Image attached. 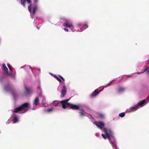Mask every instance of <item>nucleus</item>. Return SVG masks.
Returning a JSON list of instances; mask_svg holds the SVG:
<instances>
[{"instance_id": "4be33fe9", "label": "nucleus", "mask_w": 149, "mask_h": 149, "mask_svg": "<svg viewBox=\"0 0 149 149\" xmlns=\"http://www.w3.org/2000/svg\"><path fill=\"white\" fill-rule=\"evenodd\" d=\"M125 115V113L123 112L119 114V116L121 117H124Z\"/></svg>"}, {"instance_id": "f03ea898", "label": "nucleus", "mask_w": 149, "mask_h": 149, "mask_svg": "<svg viewBox=\"0 0 149 149\" xmlns=\"http://www.w3.org/2000/svg\"><path fill=\"white\" fill-rule=\"evenodd\" d=\"M26 1L29 4L28 6V9L30 13H31L32 12L31 10L32 4H31V0H21V3L23 6L25 7Z\"/></svg>"}, {"instance_id": "a878e982", "label": "nucleus", "mask_w": 149, "mask_h": 149, "mask_svg": "<svg viewBox=\"0 0 149 149\" xmlns=\"http://www.w3.org/2000/svg\"><path fill=\"white\" fill-rule=\"evenodd\" d=\"M99 116L100 117L102 118H103L104 117V115L102 114H100Z\"/></svg>"}, {"instance_id": "7ed1b4c3", "label": "nucleus", "mask_w": 149, "mask_h": 149, "mask_svg": "<svg viewBox=\"0 0 149 149\" xmlns=\"http://www.w3.org/2000/svg\"><path fill=\"white\" fill-rule=\"evenodd\" d=\"M94 123L97 127L100 128L102 130H103V128H104V124L103 122L95 121L94 122Z\"/></svg>"}, {"instance_id": "1a4fd4ad", "label": "nucleus", "mask_w": 149, "mask_h": 149, "mask_svg": "<svg viewBox=\"0 0 149 149\" xmlns=\"http://www.w3.org/2000/svg\"><path fill=\"white\" fill-rule=\"evenodd\" d=\"M3 67V70L6 72V74L8 75H10L11 74L9 73L8 71V69L6 67L5 64H3L2 65Z\"/></svg>"}, {"instance_id": "ddd939ff", "label": "nucleus", "mask_w": 149, "mask_h": 149, "mask_svg": "<svg viewBox=\"0 0 149 149\" xmlns=\"http://www.w3.org/2000/svg\"><path fill=\"white\" fill-rule=\"evenodd\" d=\"M61 101L60 102L57 100H55L54 101L53 105L55 106H61V104L62 103L61 102Z\"/></svg>"}, {"instance_id": "cd10ccee", "label": "nucleus", "mask_w": 149, "mask_h": 149, "mask_svg": "<svg viewBox=\"0 0 149 149\" xmlns=\"http://www.w3.org/2000/svg\"><path fill=\"white\" fill-rule=\"evenodd\" d=\"M58 76L62 80H63V81H65L64 79L63 78V77L62 76H61L60 75H59Z\"/></svg>"}, {"instance_id": "dca6fc26", "label": "nucleus", "mask_w": 149, "mask_h": 149, "mask_svg": "<svg viewBox=\"0 0 149 149\" xmlns=\"http://www.w3.org/2000/svg\"><path fill=\"white\" fill-rule=\"evenodd\" d=\"M38 8V7L37 5L35 6L33 8V11L32 14L33 15H34L35 14L36 10Z\"/></svg>"}, {"instance_id": "5701e85b", "label": "nucleus", "mask_w": 149, "mask_h": 149, "mask_svg": "<svg viewBox=\"0 0 149 149\" xmlns=\"http://www.w3.org/2000/svg\"><path fill=\"white\" fill-rule=\"evenodd\" d=\"M7 65V66L9 68V70H10V71L11 72V73L12 71V68H11L10 66V65L9 63H8Z\"/></svg>"}, {"instance_id": "473e14b6", "label": "nucleus", "mask_w": 149, "mask_h": 149, "mask_svg": "<svg viewBox=\"0 0 149 149\" xmlns=\"http://www.w3.org/2000/svg\"><path fill=\"white\" fill-rule=\"evenodd\" d=\"M36 26L37 28L38 29H39V28L38 27V26Z\"/></svg>"}, {"instance_id": "2f4dec72", "label": "nucleus", "mask_w": 149, "mask_h": 149, "mask_svg": "<svg viewBox=\"0 0 149 149\" xmlns=\"http://www.w3.org/2000/svg\"><path fill=\"white\" fill-rule=\"evenodd\" d=\"M64 30L65 31H67V32H68V30L67 29H66V28H65L64 29Z\"/></svg>"}, {"instance_id": "f3484780", "label": "nucleus", "mask_w": 149, "mask_h": 149, "mask_svg": "<svg viewBox=\"0 0 149 149\" xmlns=\"http://www.w3.org/2000/svg\"><path fill=\"white\" fill-rule=\"evenodd\" d=\"M39 103V98L38 97H37L35 98L34 100V104H35L36 106Z\"/></svg>"}, {"instance_id": "423d86ee", "label": "nucleus", "mask_w": 149, "mask_h": 149, "mask_svg": "<svg viewBox=\"0 0 149 149\" xmlns=\"http://www.w3.org/2000/svg\"><path fill=\"white\" fill-rule=\"evenodd\" d=\"M109 129L105 127L103 128V130H102V131H103L105 133V134H102V136L103 137V138L105 139H106L107 138V134H108V132L109 131Z\"/></svg>"}, {"instance_id": "6ab92c4d", "label": "nucleus", "mask_w": 149, "mask_h": 149, "mask_svg": "<svg viewBox=\"0 0 149 149\" xmlns=\"http://www.w3.org/2000/svg\"><path fill=\"white\" fill-rule=\"evenodd\" d=\"M79 113L80 116H85V114L86 113V112L83 109H81Z\"/></svg>"}, {"instance_id": "20e7f679", "label": "nucleus", "mask_w": 149, "mask_h": 149, "mask_svg": "<svg viewBox=\"0 0 149 149\" xmlns=\"http://www.w3.org/2000/svg\"><path fill=\"white\" fill-rule=\"evenodd\" d=\"M29 105V104L28 103L26 102L20 105V106L22 111H24L25 112L28 110Z\"/></svg>"}, {"instance_id": "393cba45", "label": "nucleus", "mask_w": 149, "mask_h": 149, "mask_svg": "<svg viewBox=\"0 0 149 149\" xmlns=\"http://www.w3.org/2000/svg\"><path fill=\"white\" fill-rule=\"evenodd\" d=\"M53 111V109L52 108H51L49 109H48L47 110V111L48 112H51Z\"/></svg>"}, {"instance_id": "aec40b11", "label": "nucleus", "mask_w": 149, "mask_h": 149, "mask_svg": "<svg viewBox=\"0 0 149 149\" xmlns=\"http://www.w3.org/2000/svg\"><path fill=\"white\" fill-rule=\"evenodd\" d=\"M125 88H124L120 87L118 88V91L119 93H121L123 92L125 90Z\"/></svg>"}, {"instance_id": "39448f33", "label": "nucleus", "mask_w": 149, "mask_h": 149, "mask_svg": "<svg viewBox=\"0 0 149 149\" xmlns=\"http://www.w3.org/2000/svg\"><path fill=\"white\" fill-rule=\"evenodd\" d=\"M108 134H107V138L110 141V143L112 145H113V143H115V142H112L111 141V137H113V133L110 129H109Z\"/></svg>"}, {"instance_id": "4468645a", "label": "nucleus", "mask_w": 149, "mask_h": 149, "mask_svg": "<svg viewBox=\"0 0 149 149\" xmlns=\"http://www.w3.org/2000/svg\"><path fill=\"white\" fill-rule=\"evenodd\" d=\"M20 111H22V110L20 106H19L18 107L15 109L13 112L14 113H17Z\"/></svg>"}, {"instance_id": "bb28decb", "label": "nucleus", "mask_w": 149, "mask_h": 149, "mask_svg": "<svg viewBox=\"0 0 149 149\" xmlns=\"http://www.w3.org/2000/svg\"><path fill=\"white\" fill-rule=\"evenodd\" d=\"M3 79V77H0V82H1Z\"/></svg>"}, {"instance_id": "9b49d317", "label": "nucleus", "mask_w": 149, "mask_h": 149, "mask_svg": "<svg viewBox=\"0 0 149 149\" xmlns=\"http://www.w3.org/2000/svg\"><path fill=\"white\" fill-rule=\"evenodd\" d=\"M64 26H65L66 27H69L71 29H72L73 28V26L71 24H69L68 22H67L66 23H64L63 25Z\"/></svg>"}, {"instance_id": "f257e3e1", "label": "nucleus", "mask_w": 149, "mask_h": 149, "mask_svg": "<svg viewBox=\"0 0 149 149\" xmlns=\"http://www.w3.org/2000/svg\"><path fill=\"white\" fill-rule=\"evenodd\" d=\"M69 100L70 99H67L61 101V102L62 103V107L63 109L66 108L67 107L68 108H71L73 109L78 110L79 109L80 107V104L75 105L68 103V102Z\"/></svg>"}, {"instance_id": "6e6552de", "label": "nucleus", "mask_w": 149, "mask_h": 149, "mask_svg": "<svg viewBox=\"0 0 149 149\" xmlns=\"http://www.w3.org/2000/svg\"><path fill=\"white\" fill-rule=\"evenodd\" d=\"M24 94L25 95L30 94L31 93V90L30 88L25 86Z\"/></svg>"}, {"instance_id": "f8f14e48", "label": "nucleus", "mask_w": 149, "mask_h": 149, "mask_svg": "<svg viewBox=\"0 0 149 149\" xmlns=\"http://www.w3.org/2000/svg\"><path fill=\"white\" fill-rule=\"evenodd\" d=\"M13 121L14 123H15L18 121V118L17 115L15 114H13Z\"/></svg>"}, {"instance_id": "c85d7f7f", "label": "nucleus", "mask_w": 149, "mask_h": 149, "mask_svg": "<svg viewBox=\"0 0 149 149\" xmlns=\"http://www.w3.org/2000/svg\"><path fill=\"white\" fill-rule=\"evenodd\" d=\"M88 26L87 24H85L84 25L83 27L85 28H86L88 27Z\"/></svg>"}, {"instance_id": "7c9ffc66", "label": "nucleus", "mask_w": 149, "mask_h": 149, "mask_svg": "<svg viewBox=\"0 0 149 149\" xmlns=\"http://www.w3.org/2000/svg\"><path fill=\"white\" fill-rule=\"evenodd\" d=\"M37 89H38L39 90V91H40V86H38L37 88Z\"/></svg>"}, {"instance_id": "b1692460", "label": "nucleus", "mask_w": 149, "mask_h": 149, "mask_svg": "<svg viewBox=\"0 0 149 149\" xmlns=\"http://www.w3.org/2000/svg\"><path fill=\"white\" fill-rule=\"evenodd\" d=\"M145 71H146L148 74L149 73V68L147 67L145 70Z\"/></svg>"}, {"instance_id": "9d476101", "label": "nucleus", "mask_w": 149, "mask_h": 149, "mask_svg": "<svg viewBox=\"0 0 149 149\" xmlns=\"http://www.w3.org/2000/svg\"><path fill=\"white\" fill-rule=\"evenodd\" d=\"M138 108L139 107L138 106L137 104H136L133 106L129 109V111L131 112L132 111H136L137 110Z\"/></svg>"}, {"instance_id": "2eb2a0df", "label": "nucleus", "mask_w": 149, "mask_h": 149, "mask_svg": "<svg viewBox=\"0 0 149 149\" xmlns=\"http://www.w3.org/2000/svg\"><path fill=\"white\" fill-rule=\"evenodd\" d=\"M146 100H144L141 101L140 102H139L137 104V105L138 107L142 106L146 102Z\"/></svg>"}, {"instance_id": "a211bd4d", "label": "nucleus", "mask_w": 149, "mask_h": 149, "mask_svg": "<svg viewBox=\"0 0 149 149\" xmlns=\"http://www.w3.org/2000/svg\"><path fill=\"white\" fill-rule=\"evenodd\" d=\"M99 93V92H97L95 90L94 92L91 94V97L92 98L95 97Z\"/></svg>"}, {"instance_id": "412c9836", "label": "nucleus", "mask_w": 149, "mask_h": 149, "mask_svg": "<svg viewBox=\"0 0 149 149\" xmlns=\"http://www.w3.org/2000/svg\"><path fill=\"white\" fill-rule=\"evenodd\" d=\"M54 77L59 82H61L62 81L56 75H54Z\"/></svg>"}, {"instance_id": "72a5a7b5", "label": "nucleus", "mask_w": 149, "mask_h": 149, "mask_svg": "<svg viewBox=\"0 0 149 149\" xmlns=\"http://www.w3.org/2000/svg\"><path fill=\"white\" fill-rule=\"evenodd\" d=\"M6 87H5V88L6 89Z\"/></svg>"}, {"instance_id": "0eeeda50", "label": "nucleus", "mask_w": 149, "mask_h": 149, "mask_svg": "<svg viewBox=\"0 0 149 149\" xmlns=\"http://www.w3.org/2000/svg\"><path fill=\"white\" fill-rule=\"evenodd\" d=\"M67 91L65 85L63 86V89L61 90V97H63L65 95Z\"/></svg>"}, {"instance_id": "c756f323", "label": "nucleus", "mask_w": 149, "mask_h": 149, "mask_svg": "<svg viewBox=\"0 0 149 149\" xmlns=\"http://www.w3.org/2000/svg\"><path fill=\"white\" fill-rule=\"evenodd\" d=\"M38 0H34V2L35 3H37Z\"/></svg>"}]
</instances>
